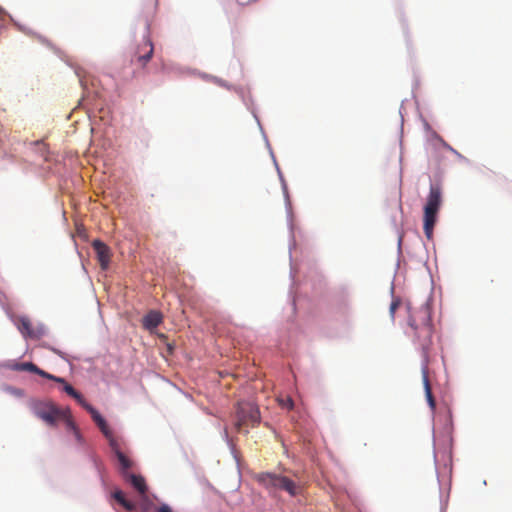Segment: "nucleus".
<instances>
[{"mask_svg": "<svg viewBox=\"0 0 512 512\" xmlns=\"http://www.w3.org/2000/svg\"><path fill=\"white\" fill-rule=\"evenodd\" d=\"M116 457L121 467V474L124 477V472H128L133 463L124 453H119Z\"/></svg>", "mask_w": 512, "mask_h": 512, "instance_id": "nucleus-15", "label": "nucleus"}, {"mask_svg": "<svg viewBox=\"0 0 512 512\" xmlns=\"http://www.w3.org/2000/svg\"><path fill=\"white\" fill-rule=\"evenodd\" d=\"M154 52L153 44L146 34L143 38V42L139 44L134 50L131 56V63L137 64L140 67L144 68L147 63L151 60Z\"/></svg>", "mask_w": 512, "mask_h": 512, "instance_id": "nucleus-6", "label": "nucleus"}, {"mask_svg": "<svg viewBox=\"0 0 512 512\" xmlns=\"http://www.w3.org/2000/svg\"><path fill=\"white\" fill-rule=\"evenodd\" d=\"M52 381L61 383L62 385L66 382L64 378L57 377V376H55V379H53Z\"/></svg>", "mask_w": 512, "mask_h": 512, "instance_id": "nucleus-26", "label": "nucleus"}, {"mask_svg": "<svg viewBox=\"0 0 512 512\" xmlns=\"http://www.w3.org/2000/svg\"><path fill=\"white\" fill-rule=\"evenodd\" d=\"M63 390L69 395L71 396L72 398H74L80 405L84 404L86 402V400L84 399V397L77 391L73 388L72 385H70L69 383L65 382L63 384Z\"/></svg>", "mask_w": 512, "mask_h": 512, "instance_id": "nucleus-14", "label": "nucleus"}, {"mask_svg": "<svg viewBox=\"0 0 512 512\" xmlns=\"http://www.w3.org/2000/svg\"><path fill=\"white\" fill-rule=\"evenodd\" d=\"M163 321V316L156 310L149 311L142 319L143 327L149 331L154 330Z\"/></svg>", "mask_w": 512, "mask_h": 512, "instance_id": "nucleus-9", "label": "nucleus"}, {"mask_svg": "<svg viewBox=\"0 0 512 512\" xmlns=\"http://www.w3.org/2000/svg\"><path fill=\"white\" fill-rule=\"evenodd\" d=\"M441 204L442 189L438 184H431L423 215V230L428 239H431L433 236V230Z\"/></svg>", "mask_w": 512, "mask_h": 512, "instance_id": "nucleus-2", "label": "nucleus"}, {"mask_svg": "<svg viewBox=\"0 0 512 512\" xmlns=\"http://www.w3.org/2000/svg\"><path fill=\"white\" fill-rule=\"evenodd\" d=\"M101 432L104 434L105 437H110V434L112 433L111 429L109 428L108 424L106 423L105 419L101 420L100 422L96 423Z\"/></svg>", "mask_w": 512, "mask_h": 512, "instance_id": "nucleus-20", "label": "nucleus"}, {"mask_svg": "<svg viewBox=\"0 0 512 512\" xmlns=\"http://www.w3.org/2000/svg\"><path fill=\"white\" fill-rule=\"evenodd\" d=\"M279 404L282 408H286L288 410H291L294 407V402L290 397H286L285 399H279Z\"/></svg>", "mask_w": 512, "mask_h": 512, "instance_id": "nucleus-21", "label": "nucleus"}, {"mask_svg": "<svg viewBox=\"0 0 512 512\" xmlns=\"http://www.w3.org/2000/svg\"><path fill=\"white\" fill-rule=\"evenodd\" d=\"M255 480L269 492L285 491L293 497L301 492L300 485L283 475L261 472L255 476Z\"/></svg>", "mask_w": 512, "mask_h": 512, "instance_id": "nucleus-3", "label": "nucleus"}, {"mask_svg": "<svg viewBox=\"0 0 512 512\" xmlns=\"http://www.w3.org/2000/svg\"><path fill=\"white\" fill-rule=\"evenodd\" d=\"M86 411H88L91 414L92 419L95 423L100 422L104 418L100 415V413L89 403L85 402L81 405Z\"/></svg>", "mask_w": 512, "mask_h": 512, "instance_id": "nucleus-16", "label": "nucleus"}, {"mask_svg": "<svg viewBox=\"0 0 512 512\" xmlns=\"http://www.w3.org/2000/svg\"><path fill=\"white\" fill-rule=\"evenodd\" d=\"M157 512H172V510L168 505L163 504L158 508Z\"/></svg>", "mask_w": 512, "mask_h": 512, "instance_id": "nucleus-25", "label": "nucleus"}, {"mask_svg": "<svg viewBox=\"0 0 512 512\" xmlns=\"http://www.w3.org/2000/svg\"><path fill=\"white\" fill-rule=\"evenodd\" d=\"M6 15L5 10L0 6V18H3Z\"/></svg>", "mask_w": 512, "mask_h": 512, "instance_id": "nucleus-27", "label": "nucleus"}, {"mask_svg": "<svg viewBox=\"0 0 512 512\" xmlns=\"http://www.w3.org/2000/svg\"><path fill=\"white\" fill-rule=\"evenodd\" d=\"M16 326H17L18 330L20 331V333L25 338L36 339V338H39V336H40V333L32 327V323H31L30 319L26 316L19 317L16 321Z\"/></svg>", "mask_w": 512, "mask_h": 512, "instance_id": "nucleus-8", "label": "nucleus"}, {"mask_svg": "<svg viewBox=\"0 0 512 512\" xmlns=\"http://www.w3.org/2000/svg\"><path fill=\"white\" fill-rule=\"evenodd\" d=\"M101 432L104 434L105 437H110V434L112 433L111 429L109 428L108 424L106 423L105 419L101 420L100 422L96 423Z\"/></svg>", "mask_w": 512, "mask_h": 512, "instance_id": "nucleus-19", "label": "nucleus"}, {"mask_svg": "<svg viewBox=\"0 0 512 512\" xmlns=\"http://www.w3.org/2000/svg\"><path fill=\"white\" fill-rule=\"evenodd\" d=\"M66 414L65 409L58 408L52 402L40 403L35 407V415L51 426H55Z\"/></svg>", "mask_w": 512, "mask_h": 512, "instance_id": "nucleus-5", "label": "nucleus"}, {"mask_svg": "<svg viewBox=\"0 0 512 512\" xmlns=\"http://www.w3.org/2000/svg\"><path fill=\"white\" fill-rule=\"evenodd\" d=\"M113 498L127 511H133L136 508V505L133 502L125 498V495L121 490H116L113 493Z\"/></svg>", "mask_w": 512, "mask_h": 512, "instance_id": "nucleus-13", "label": "nucleus"}, {"mask_svg": "<svg viewBox=\"0 0 512 512\" xmlns=\"http://www.w3.org/2000/svg\"><path fill=\"white\" fill-rule=\"evenodd\" d=\"M124 480L129 482L141 495L147 491V485L144 477L129 472H124Z\"/></svg>", "mask_w": 512, "mask_h": 512, "instance_id": "nucleus-10", "label": "nucleus"}, {"mask_svg": "<svg viewBox=\"0 0 512 512\" xmlns=\"http://www.w3.org/2000/svg\"><path fill=\"white\" fill-rule=\"evenodd\" d=\"M65 411H67V414L65 415V417H61L60 420H63L65 422L67 429L72 433L78 428L71 417L70 410L66 408Z\"/></svg>", "mask_w": 512, "mask_h": 512, "instance_id": "nucleus-17", "label": "nucleus"}, {"mask_svg": "<svg viewBox=\"0 0 512 512\" xmlns=\"http://www.w3.org/2000/svg\"><path fill=\"white\" fill-rule=\"evenodd\" d=\"M72 433H73L75 439L77 440V442L82 443L83 438H82V435H81L80 431L78 429H76Z\"/></svg>", "mask_w": 512, "mask_h": 512, "instance_id": "nucleus-24", "label": "nucleus"}, {"mask_svg": "<svg viewBox=\"0 0 512 512\" xmlns=\"http://www.w3.org/2000/svg\"><path fill=\"white\" fill-rule=\"evenodd\" d=\"M92 247L103 270L107 269L110 263V248L100 240H94Z\"/></svg>", "mask_w": 512, "mask_h": 512, "instance_id": "nucleus-7", "label": "nucleus"}, {"mask_svg": "<svg viewBox=\"0 0 512 512\" xmlns=\"http://www.w3.org/2000/svg\"><path fill=\"white\" fill-rule=\"evenodd\" d=\"M410 335L414 342L422 349L425 357L432 344L433 324L431 320V312L427 306H421L413 311L409 317Z\"/></svg>", "mask_w": 512, "mask_h": 512, "instance_id": "nucleus-1", "label": "nucleus"}, {"mask_svg": "<svg viewBox=\"0 0 512 512\" xmlns=\"http://www.w3.org/2000/svg\"><path fill=\"white\" fill-rule=\"evenodd\" d=\"M422 376H423V384H424L426 399L428 401L430 408L432 410H434L436 407V403H435V399L432 394V389H431V385H430V381H429V377H428L427 366L423 367Z\"/></svg>", "mask_w": 512, "mask_h": 512, "instance_id": "nucleus-11", "label": "nucleus"}, {"mask_svg": "<svg viewBox=\"0 0 512 512\" xmlns=\"http://www.w3.org/2000/svg\"><path fill=\"white\" fill-rule=\"evenodd\" d=\"M109 441V445L112 449V451L115 453V455H119V453H123L120 448V444L117 439L114 438L113 434H110V437H106Z\"/></svg>", "mask_w": 512, "mask_h": 512, "instance_id": "nucleus-18", "label": "nucleus"}, {"mask_svg": "<svg viewBox=\"0 0 512 512\" xmlns=\"http://www.w3.org/2000/svg\"><path fill=\"white\" fill-rule=\"evenodd\" d=\"M400 300L399 299H394L391 304H390V308H389V312H390V315H391V318L394 319V315H395V312L396 310L399 308L400 306Z\"/></svg>", "mask_w": 512, "mask_h": 512, "instance_id": "nucleus-22", "label": "nucleus"}, {"mask_svg": "<svg viewBox=\"0 0 512 512\" xmlns=\"http://www.w3.org/2000/svg\"><path fill=\"white\" fill-rule=\"evenodd\" d=\"M7 367L13 371H28L37 374L39 372V367L32 362H13L7 364Z\"/></svg>", "mask_w": 512, "mask_h": 512, "instance_id": "nucleus-12", "label": "nucleus"}, {"mask_svg": "<svg viewBox=\"0 0 512 512\" xmlns=\"http://www.w3.org/2000/svg\"><path fill=\"white\" fill-rule=\"evenodd\" d=\"M235 416L234 428L237 432H241L244 427L258 425L261 419L258 406L248 401L238 402Z\"/></svg>", "mask_w": 512, "mask_h": 512, "instance_id": "nucleus-4", "label": "nucleus"}, {"mask_svg": "<svg viewBox=\"0 0 512 512\" xmlns=\"http://www.w3.org/2000/svg\"><path fill=\"white\" fill-rule=\"evenodd\" d=\"M37 375L43 377V378H46V379H49V380H53L55 379V376L52 375V374H49L47 373L46 371L42 370L39 368V372L37 373Z\"/></svg>", "mask_w": 512, "mask_h": 512, "instance_id": "nucleus-23", "label": "nucleus"}]
</instances>
